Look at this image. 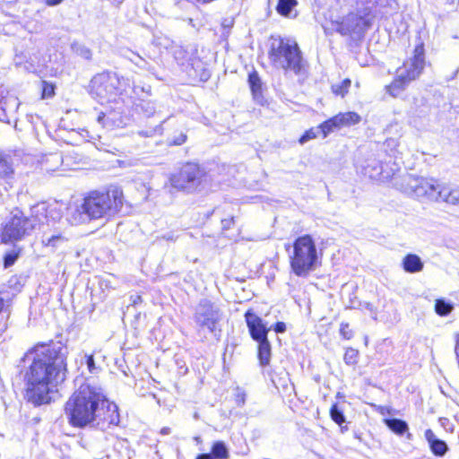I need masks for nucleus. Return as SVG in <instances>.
Wrapping results in <instances>:
<instances>
[{"instance_id": "f03ea898", "label": "nucleus", "mask_w": 459, "mask_h": 459, "mask_svg": "<svg viewBox=\"0 0 459 459\" xmlns=\"http://www.w3.org/2000/svg\"><path fill=\"white\" fill-rule=\"evenodd\" d=\"M65 413L74 427H95L106 430L120 421L117 405L110 402L102 389L92 383L82 384L69 398Z\"/></svg>"}, {"instance_id": "cd10ccee", "label": "nucleus", "mask_w": 459, "mask_h": 459, "mask_svg": "<svg viewBox=\"0 0 459 459\" xmlns=\"http://www.w3.org/2000/svg\"><path fill=\"white\" fill-rule=\"evenodd\" d=\"M298 4L297 0H279L276 11L279 14L289 17L292 9Z\"/></svg>"}, {"instance_id": "0eeeda50", "label": "nucleus", "mask_w": 459, "mask_h": 459, "mask_svg": "<svg viewBox=\"0 0 459 459\" xmlns=\"http://www.w3.org/2000/svg\"><path fill=\"white\" fill-rule=\"evenodd\" d=\"M205 178L204 169L195 162L185 163L180 169L170 175V186L180 191L193 193L203 183Z\"/></svg>"}, {"instance_id": "393cba45", "label": "nucleus", "mask_w": 459, "mask_h": 459, "mask_svg": "<svg viewBox=\"0 0 459 459\" xmlns=\"http://www.w3.org/2000/svg\"><path fill=\"white\" fill-rule=\"evenodd\" d=\"M336 117L340 123L341 127L359 124L361 120L360 116L358 113L352 111L339 113L336 115Z\"/></svg>"}, {"instance_id": "13d9d810", "label": "nucleus", "mask_w": 459, "mask_h": 459, "mask_svg": "<svg viewBox=\"0 0 459 459\" xmlns=\"http://www.w3.org/2000/svg\"><path fill=\"white\" fill-rule=\"evenodd\" d=\"M407 437L410 439L411 437V433H408L407 434Z\"/></svg>"}, {"instance_id": "09e8293b", "label": "nucleus", "mask_w": 459, "mask_h": 459, "mask_svg": "<svg viewBox=\"0 0 459 459\" xmlns=\"http://www.w3.org/2000/svg\"><path fill=\"white\" fill-rule=\"evenodd\" d=\"M63 0H46L48 5H56L60 4Z\"/></svg>"}, {"instance_id": "5701e85b", "label": "nucleus", "mask_w": 459, "mask_h": 459, "mask_svg": "<svg viewBox=\"0 0 459 459\" xmlns=\"http://www.w3.org/2000/svg\"><path fill=\"white\" fill-rule=\"evenodd\" d=\"M410 82L403 74L397 71V75L392 83L387 87V91L394 97L398 96L405 86Z\"/></svg>"}, {"instance_id": "20e7f679", "label": "nucleus", "mask_w": 459, "mask_h": 459, "mask_svg": "<svg viewBox=\"0 0 459 459\" xmlns=\"http://www.w3.org/2000/svg\"><path fill=\"white\" fill-rule=\"evenodd\" d=\"M269 57L275 67L285 71L300 74L305 67V62L297 43L290 39H273Z\"/></svg>"}, {"instance_id": "f3484780", "label": "nucleus", "mask_w": 459, "mask_h": 459, "mask_svg": "<svg viewBox=\"0 0 459 459\" xmlns=\"http://www.w3.org/2000/svg\"><path fill=\"white\" fill-rule=\"evenodd\" d=\"M425 438L429 442L434 455L443 456L446 453L447 446L446 442L438 439L431 429L425 431Z\"/></svg>"}, {"instance_id": "6e6552de", "label": "nucleus", "mask_w": 459, "mask_h": 459, "mask_svg": "<svg viewBox=\"0 0 459 459\" xmlns=\"http://www.w3.org/2000/svg\"><path fill=\"white\" fill-rule=\"evenodd\" d=\"M402 190L415 198L436 201L437 199L440 182L433 178L415 177L407 175L403 179Z\"/></svg>"}, {"instance_id": "b1692460", "label": "nucleus", "mask_w": 459, "mask_h": 459, "mask_svg": "<svg viewBox=\"0 0 459 459\" xmlns=\"http://www.w3.org/2000/svg\"><path fill=\"white\" fill-rule=\"evenodd\" d=\"M385 424L396 435L402 436L408 432V424L400 419H385Z\"/></svg>"}, {"instance_id": "9b49d317", "label": "nucleus", "mask_w": 459, "mask_h": 459, "mask_svg": "<svg viewBox=\"0 0 459 459\" xmlns=\"http://www.w3.org/2000/svg\"><path fill=\"white\" fill-rule=\"evenodd\" d=\"M372 16H368V13H350L341 21H332L331 29L342 36L357 35L360 36L365 30L371 26Z\"/></svg>"}, {"instance_id": "4be33fe9", "label": "nucleus", "mask_w": 459, "mask_h": 459, "mask_svg": "<svg viewBox=\"0 0 459 459\" xmlns=\"http://www.w3.org/2000/svg\"><path fill=\"white\" fill-rule=\"evenodd\" d=\"M124 56L127 58L130 62L134 64L140 69L146 70L149 72H152L153 70V66L146 59L142 57L137 53L128 50L124 54Z\"/></svg>"}, {"instance_id": "dca6fc26", "label": "nucleus", "mask_w": 459, "mask_h": 459, "mask_svg": "<svg viewBox=\"0 0 459 459\" xmlns=\"http://www.w3.org/2000/svg\"><path fill=\"white\" fill-rule=\"evenodd\" d=\"M443 201L449 204H459V187L440 183L437 202Z\"/></svg>"}, {"instance_id": "7c9ffc66", "label": "nucleus", "mask_w": 459, "mask_h": 459, "mask_svg": "<svg viewBox=\"0 0 459 459\" xmlns=\"http://www.w3.org/2000/svg\"><path fill=\"white\" fill-rule=\"evenodd\" d=\"M248 82L250 84L251 91L253 92L254 97L256 99L261 94L262 83L261 80L256 72H253L248 76Z\"/></svg>"}, {"instance_id": "c756f323", "label": "nucleus", "mask_w": 459, "mask_h": 459, "mask_svg": "<svg viewBox=\"0 0 459 459\" xmlns=\"http://www.w3.org/2000/svg\"><path fill=\"white\" fill-rule=\"evenodd\" d=\"M214 459H228L230 455L228 448L222 441H216L212 447V453Z\"/></svg>"}, {"instance_id": "ea45409f", "label": "nucleus", "mask_w": 459, "mask_h": 459, "mask_svg": "<svg viewBox=\"0 0 459 459\" xmlns=\"http://www.w3.org/2000/svg\"><path fill=\"white\" fill-rule=\"evenodd\" d=\"M247 394L244 390L238 387L235 393V402L238 407L244 406L246 403Z\"/></svg>"}, {"instance_id": "de8ad7c7", "label": "nucleus", "mask_w": 459, "mask_h": 459, "mask_svg": "<svg viewBox=\"0 0 459 459\" xmlns=\"http://www.w3.org/2000/svg\"><path fill=\"white\" fill-rule=\"evenodd\" d=\"M195 459H214L211 454H201L196 456Z\"/></svg>"}, {"instance_id": "9d476101", "label": "nucleus", "mask_w": 459, "mask_h": 459, "mask_svg": "<svg viewBox=\"0 0 459 459\" xmlns=\"http://www.w3.org/2000/svg\"><path fill=\"white\" fill-rule=\"evenodd\" d=\"M222 317L223 313L221 307L209 299L200 300L195 307L194 320L200 330L207 329L212 333L220 332L219 325Z\"/></svg>"}, {"instance_id": "a19ab883", "label": "nucleus", "mask_w": 459, "mask_h": 459, "mask_svg": "<svg viewBox=\"0 0 459 459\" xmlns=\"http://www.w3.org/2000/svg\"><path fill=\"white\" fill-rule=\"evenodd\" d=\"M340 333L346 340H350L353 336V333L350 329L349 324H347V323H342L341 324Z\"/></svg>"}, {"instance_id": "f704fd0d", "label": "nucleus", "mask_w": 459, "mask_h": 459, "mask_svg": "<svg viewBox=\"0 0 459 459\" xmlns=\"http://www.w3.org/2000/svg\"><path fill=\"white\" fill-rule=\"evenodd\" d=\"M436 312L440 316H446L452 310V306L442 299H437L435 305Z\"/></svg>"}, {"instance_id": "f257e3e1", "label": "nucleus", "mask_w": 459, "mask_h": 459, "mask_svg": "<svg viewBox=\"0 0 459 459\" xmlns=\"http://www.w3.org/2000/svg\"><path fill=\"white\" fill-rule=\"evenodd\" d=\"M66 355L60 343L38 345L25 355V360L31 362L25 376L27 396L33 403L50 402L49 393L65 380Z\"/></svg>"}, {"instance_id": "4d7b16f0", "label": "nucleus", "mask_w": 459, "mask_h": 459, "mask_svg": "<svg viewBox=\"0 0 459 459\" xmlns=\"http://www.w3.org/2000/svg\"><path fill=\"white\" fill-rule=\"evenodd\" d=\"M222 223H223V224H224V226L226 227V226H228V225H229L230 221H222Z\"/></svg>"}, {"instance_id": "423d86ee", "label": "nucleus", "mask_w": 459, "mask_h": 459, "mask_svg": "<svg viewBox=\"0 0 459 459\" xmlns=\"http://www.w3.org/2000/svg\"><path fill=\"white\" fill-rule=\"evenodd\" d=\"M31 216L38 224L47 226L42 234L67 235L65 222L62 221V212L56 205L40 203L31 207Z\"/></svg>"}, {"instance_id": "c85d7f7f", "label": "nucleus", "mask_w": 459, "mask_h": 459, "mask_svg": "<svg viewBox=\"0 0 459 459\" xmlns=\"http://www.w3.org/2000/svg\"><path fill=\"white\" fill-rule=\"evenodd\" d=\"M357 9L364 13H368V16H371V10L378 4H382L385 0H355Z\"/></svg>"}, {"instance_id": "e433bc0d", "label": "nucleus", "mask_w": 459, "mask_h": 459, "mask_svg": "<svg viewBox=\"0 0 459 459\" xmlns=\"http://www.w3.org/2000/svg\"><path fill=\"white\" fill-rule=\"evenodd\" d=\"M332 420L338 425H342L345 421V417L341 410L338 409L336 404H333L330 410Z\"/></svg>"}, {"instance_id": "79ce46f5", "label": "nucleus", "mask_w": 459, "mask_h": 459, "mask_svg": "<svg viewBox=\"0 0 459 459\" xmlns=\"http://www.w3.org/2000/svg\"><path fill=\"white\" fill-rule=\"evenodd\" d=\"M186 134L181 132L178 136L170 140V143L173 145H181L186 141Z\"/></svg>"}, {"instance_id": "3c124183", "label": "nucleus", "mask_w": 459, "mask_h": 459, "mask_svg": "<svg viewBox=\"0 0 459 459\" xmlns=\"http://www.w3.org/2000/svg\"><path fill=\"white\" fill-rule=\"evenodd\" d=\"M10 101L12 102L13 107L14 108V109H17L18 107H19V103H18L17 100L16 99H11Z\"/></svg>"}, {"instance_id": "7ed1b4c3", "label": "nucleus", "mask_w": 459, "mask_h": 459, "mask_svg": "<svg viewBox=\"0 0 459 459\" xmlns=\"http://www.w3.org/2000/svg\"><path fill=\"white\" fill-rule=\"evenodd\" d=\"M123 191L117 186L106 191H91L83 199L82 209L89 220L108 219L117 214L123 206Z\"/></svg>"}, {"instance_id": "bb28decb", "label": "nucleus", "mask_w": 459, "mask_h": 459, "mask_svg": "<svg viewBox=\"0 0 459 459\" xmlns=\"http://www.w3.org/2000/svg\"><path fill=\"white\" fill-rule=\"evenodd\" d=\"M13 173V169L10 157L0 152V178H9Z\"/></svg>"}, {"instance_id": "8fccbe9b", "label": "nucleus", "mask_w": 459, "mask_h": 459, "mask_svg": "<svg viewBox=\"0 0 459 459\" xmlns=\"http://www.w3.org/2000/svg\"><path fill=\"white\" fill-rule=\"evenodd\" d=\"M160 433L162 435H169L170 433V429L169 428H162L161 430H160Z\"/></svg>"}, {"instance_id": "6e6d98bb", "label": "nucleus", "mask_w": 459, "mask_h": 459, "mask_svg": "<svg viewBox=\"0 0 459 459\" xmlns=\"http://www.w3.org/2000/svg\"><path fill=\"white\" fill-rule=\"evenodd\" d=\"M140 300H141V297L137 296L136 299L134 300V303L136 304Z\"/></svg>"}, {"instance_id": "37998d69", "label": "nucleus", "mask_w": 459, "mask_h": 459, "mask_svg": "<svg viewBox=\"0 0 459 459\" xmlns=\"http://www.w3.org/2000/svg\"><path fill=\"white\" fill-rule=\"evenodd\" d=\"M43 91H42V97L43 98H49L54 94V87L51 84L46 83V82H43Z\"/></svg>"}, {"instance_id": "2f4dec72", "label": "nucleus", "mask_w": 459, "mask_h": 459, "mask_svg": "<svg viewBox=\"0 0 459 459\" xmlns=\"http://www.w3.org/2000/svg\"><path fill=\"white\" fill-rule=\"evenodd\" d=\"M351 85V80L344 79L340 83L333 84L332 91L335 95L344 97V95L348 92Z\"/></svg>"}, {"instance_id": "39448f33", "label": "nucleus", "mask_w": 459, "mask_h": 459, "mask_svg": "<svg viewBox=\"0 0 459 459\" xmlns=\"http://www.w3.org/2000/svg\"><path fill=\"white\" fill-rule=\"evenodd\" d=\"M290 268L299 277H306L314 271L318 263L317 250L309 235L298 238L293 244V253L290 255Z\"/></svg>"}, {"instance_id": "4c0bfd02", "label": "nucleus", "mask_w": 459, "mask_h": 459, "mask_svg": "<svg viewBox=\"0 0 459 459\" xmlns=\"http://www.w3.org/2000/svg\"><path fill=\"white\" fill-rule=\"evenodd\" d=\"M84 359L89 372L91 374H98L100 368L96 366L93 355L85 354Z\"/></svg>"}, {"instance_id": "2eb2a0df", "label": "nucleus", "mask_w": 459, "mask_h": 459, "mask_svg": "<svg viewBox=\"0 0 459 459\" xmlns=\"http://www.w3.org/2000/svg\"><path fill=\"white\" fill-rule=\"evenodd\" d=\"M41 243L53 252L63 250L68 246L69 237L67 235L42 234Z\"/></svg>"}, {"instance_id": "a878e982", "label": "nucleus", "mask_w": 459, "mask_h": 459, "mask_svg": "<svg viewBox=\"0 0 459 459\" xmlns=\"http://www.w3.org/2000/svg\"><path fill=\"white\" fill-rule=\"evenodd\" d=\"M341 126L338 122L336 116L331 117L330 119L325 121L319 126V131H321L323 137L325 138L329 134L333 132L336 129H340Z\"/></svg>"}, {"instance_id": "aec40b11", "label": "nucleus", "mask_w": 459, "mask_h": 459, "mask_svg": "<svg viewBox=\"0 0 459 459\" xmlns=\"http://www.w3.org/2000/svg\"><path fill=\"white\" fill-rule=\"evenodd\" d=\"M67 220L71 222V224H80L89 220V216L87 215L86 212L82 209V204L81 206H74L69 208Z\"/></svg>"}, {"instance_id": "412c9836", "label": "nucleus", "mask_w": 459, "mask_h": 459, "mask_svg": "<svg viewBox=\"0 0 459 459\" xmlns=\"http://www.w3.org/2000/svg\"><path fill=\"white\" fill-rule=\"evenodd\" d=\"M258 359L261 366H267L271 360V344L267 339L258 341Z\"/></svg>"}, {"instance_id": "473e14b6", "label": "nucleus", "mask_w": 459, "mask_h": 459, "mask_svg": "<svg viewBox=\"0 0 459 459\" xmlns=\"http://www.w3.org/2000/svg\"><path fill=\"white\" fill-rule=\"evenodd\" d=\"M137 107L140 108L142 112L147 117H152L156 113V105L151 100H142L141 102L137 104Z\"/></svg>"}, {"instance_id": "c9c22d12", "label": "nucleus", "mask_w": 459, "mask_h": 459, "mask_svg": "<svg viewBox=\"0 0 459 459\" xmlns=\"http://www.w3.org/2000/svg\"><path fill=\"white\" fill-rule=\"evenodd\" d=\"M319 134H322L321 131H319V126L316 128H310L304 133V134L299 138V142L300 144H304L307 142L315 139Z\"/></svg>"}, {"instance_id": "49530a36", "label": "nucleus", "mask_w": 459, "mask_h": 459, "mask_svg": "<svg viewBox=\"0 0 459 459\" xmlns=\"http://www.w3.org/2000/svg\"><path fill=\"white\" fill-rule=\"evenodd\" d=\"M160 126H158L156 128L151 129L146 132H139V134L149 137V136L153 135L157 131H160Z\"/></svg>"}, {"instance_id": "c03bdc74", "label": "nucleus", "mask_w": 459, "mask_h": 459, "mask_svg": "<svg viewBox=\"0 0 459 459\" xmlns=\"http://www.w3.org/2000/svg\"><path fill=\"white\" fill-rule=\"evenodd\" d=\"M133 91L135 95H139L140 92H144L147 95L151 94V87L150 86H140V85H134Z\"/></svg>"}, {"instance_id": "58836bf2", "label": "nucleus", "mask_w": 459, "mask_h": 459, "mask_svg": "<svg viewBox=\"0 0 459 459\" xmlns=\"http://www.w3.org/2000/svg\"><path fill=\"white\" fill-rule=\"evenodd\" d=\"M19 256V251L12 250L7 253L4 258V265L5 268L12 266Z\"/></svg>"}, {"instance_id": "5fc2aeb1", "label": "nucleus", "mask_w": 459, "mask_h": 459, "mask_svg": "<svg viewBox=\"0 0 459 459\" xmlns=\"http://www.w3.org/2000/svg\"><path fill=\"white\" fill-rule=\"evenodd\" d=\"M3 306H4V300H3V299L0 298V311L3 308Z\"/></svg>"}, {"instance_id": "603ef678", "label": "nucleus", "mask_w": 459, "mask_h": 459, "mask_svg": "<svg viewBox=\"0 0 459 459\" xmlns=\"http://www.w3.org/2000/svg\"><path fill=\"white\" fill-rule=\"evenodd\" d=\"M82 56L85 57V58H90L91 57V52L89 49H84L83 52L82 53Z\"/></svg>"}, {"instance_id": "a18cd8bd", "label": "nucleus", "mask_w": 459, "mask_h": 459, "mask_svg": "<svg viewBox=\"0 0 459 459\" xmlns=\"http://www.w3.org/2000/svg\"><path fill=\"white\" fill-rule=\"evenodd\" d=\"M274 331L276 333H284L286 331V325L283 322H278L276 323L274 326Z\"/></svg>"}, {"instance_id": "864d4df0", "label": "nucleus", "mask_w": 459, "mask_h": 459, "mask_svg": "<svg viewBox=\"0 0 459 459\" xmlns=\"http://www.w3.org/2000/svg\"><path fill=\"white\" fill-rule=\"evenodd\" d=\"M4 105H5V102H4V103H2V102H1V103H0V108H1L4 112L6 110V108H5V106H4Z\"/></svg>"}, {"instance_id": "ddd939ff", "label": "nucleus", "mask_w": 459, "mask_h": 459, "mask_svg": "<svg viewBox=\"0 0 459 459\" xmlns=\"http://www.w3.org/2000/svg\"><path fill=\"white\" fill-rule=\"evenodd\" d=\"M425 66L424 47L422 43L418 44L413 56L403 64V66L397 71L410 82L418 78Z\"/></svg>"}, {"instance_id": "6ab92c4d", "label": "nucleus", "mask_w": 459, "mask_h": 459, "mask_svg": "<svg viewBox=\"0 0 459 459\" xmlns=\"http://www.w3.org/2000/svg\"><path fill=\"white\" fill-rule=\"evenodd\" d=\"M362 173L371 179H380L382 174V165L377 160H371L362 168Z\"/></svg>"}, {"instance_id": "1a4fd4ad", "label": "nucleus", "mask_w": 459, "mask_h": 459, "mask_svg": "<svg viewBox=\"0 0 459 459\" xmlns=\"http://www.w3.org/2000/svg\"><path fill=\"white\" fill-rule=\"evenodd\" d=\"M37 224L34 218L24 217L20 211H16L13 216L3 225L0 231V243H8L21 240L29 234Z\"/></svg>"}, {"instance_id": "4468645a", "label": "nucleus", "mask_w": 459, "mask_h": 459, "mask_svg": "<svg viewBox=\"0 0 459 459\" xmlns=\"http://www.w3.org/2000/svg\"><path fill=\"white\" fill-rule=\"evenodd\" d=\"M246 323L253 340L255 342L267 339L270 328L261 317L255 315L252 310H247L245 314Z\"/></svg>"}, {"instance_id": "a211bd4d", "label": "nucleus", "mask_w": 459, "mask_h": 459, "mask_svg": "<svg viewBox=\"0 0 459 459\" xmlns=\"http://www.w3.org/2000/svg\"><path fill=\"white\" fill-rule=\"evenodd\" d=\"M403 268L410 273H419L423 269V263L417 255L409 254L403 260Z\"/></svg>"}, {"instance_id": "72a5a7b5", "label": "nucleus", "mask_w": 459, "mask_h": 459, "mask_svg": "<svg viewBox=\"0 0 459 459\" xmlns=\"http://www.w3.org/2000/svg\"><path fill=\"white\" fill-rule=\"evenodd\" d=\"M359 351L353 348H348L344 353V362L347 365L354 366L358 362Z\"/></svg>"}, {"instance_id": "f8f14e48", "label": "nucleus", "mask_w": 459, "mask_h": 459, "mask_svg": "<svg viewBox=\"0 0 459 459\" xmlns=\"http://www.w3.org/2000/svg\"><path fill=\"white\" fill-rule=\"evenodd\" d=\"M118 79L110 73L96 74L90 83V93L100 103L108 102L117 95Z\"/></svg>"}]
</instances>
